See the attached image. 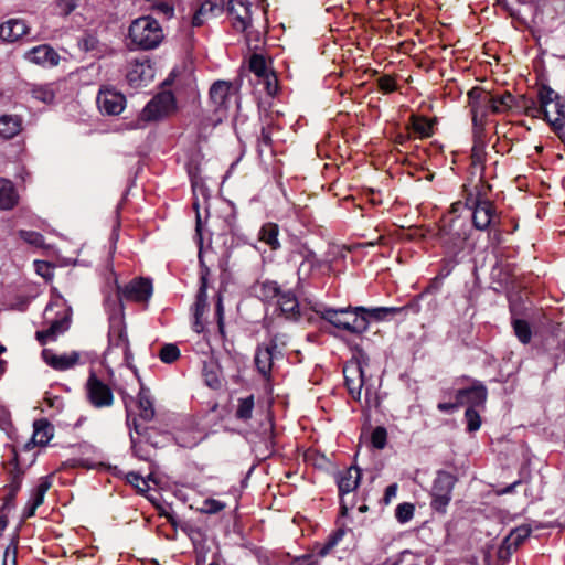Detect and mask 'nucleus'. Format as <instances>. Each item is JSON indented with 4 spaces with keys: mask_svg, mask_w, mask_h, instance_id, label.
I'll return each instance as SVG.
<instances>
[{
    "mask_svg": "<svg viewBox=\"0 0 565 565\" xmlns=\"http://www.w3.org/2000/svg\"><path fill=\"white\" fill-rule=\"evenodd\" d=\"M539 105L532 102L526 107L527 115L544 118L556 129L565 124V103L562 97L551 87L543 85L539 89Z\"/></svg>",
    "mask_w": 565,
    "mask_h": 565,
    "instance_id": "obj_1",
    "label": "nucleus"
},
{
    "mask_svg": "<svg viewBox=\"0 0 565 565\" xmlns=\"http://www.w3.org/2000/svg\"><path fill=\"white\" fill-rule=\"evenodd\" d=\"M352 523L350 514H347L345 505L342 507L335 520V529L329 534L324 543L316 545V552L319 557L327 555H335L342 559L350 554L348 533L351 532L350 524Z\"/></svg>",
    "mask_w": 565,
    "mask_h": 565,
    "instance_id": "obj_2",
    "label": "nucleus"
},
{
    "mask_svg": "<svg viewBox=\"0 0 565 565\" xmlns=\"http://www.w3.org/2000/svg\"><path fill=\"white\" fill-rule=\"evenodd\" d=\"M109 320L108 348L105 352V358L111 362L128 365L132 354L130 351L121 306L119 308V315L111 316Z\"/></svg>",
    "mask_w": 565,
    "mask_h": 565,
    "instance_id": "obj_3",
    "label": "nucleus"
},
{
    "mask_svg": "<svg viewBox=\"0 0 565 565\" xmlns=\"http://www.w3.org/2000/svg\"><path fill=\"white\" fill-rule=\"evenodd\" d=\"M128 38L131 45L139 50H153L164 39L160 23L150 15L135 19L128 30Z\"/></svg>",
    "mask_w": 565,
    "mask_h": 565,
    "instance_id": "obj_4",
    "label": "nucleus"
},
{
    "mask_svg": "<svg viewBox=\"0 0 565 565\" xmlns=\"http://www.w3.org/2000/svg\"><path fill=\"white\" fill-rule=\"evenodd\" d=\"M286 344V335L276 334L257 347L254 361L264 379L269 380L276 363L284 359L282 351Z\"/></svg>",
    "mask_w": 565,
    "mask_h": 565,
    "instance_id": "obj_5",
    "label": "nucleus"
},
{
    "mask_svg": "<svg viewBox=\"0 0 565 565\" xmlns=\"http://www.w3.org/2000/svg\"><path fill=\"white\" fill-rule=\"evenodd\" d=\"M469 105L472 113L473 137L483 135L484 120L491 110V95L481 88L475 87L468 93Z\"/></svg>",
    "mask_w": 565,
    "mask_h": 565,
    "instance_id": "obj_6",
    "label": "nucleus"
},
{
    "mask_svg": "<svg viewBox=\"0 0 565 565\" xmlns=\"http://www.w3.org/2000/svg\"><path fill=\"white\" fill-rule=\"evenodd\" d=\"M454 475L439 471L431 488V508L438 512H445L451 501V493L456 483Z\"/></svg>",
    "mask_w": 565,
    "mask_h": 565,
    "instance_id": "obj_7",
    "label": "nucleus"
},
{
    "mask_svg": "<svg viewBox=\"0 0 565 565\" xmlns=\"http://www.w3.org/2000/svg\"><path fill=\"white\" fill-rule=\"evenodd\" d=\"M118 300L148 302L153 292L152 281L149 278H135L124 287L117 288Z\"/></svg>",
    "mask_w": 565,
    "mask_h": 565,
    "instance_id": "obj_8",
    "label": "nucleus"
},
{
    "mask_svg": "<svg viewBox=\"0 0 565 565\" xmlns=\"http://www.w3.org/2000/svg\"><path fill=\"white\" fill-rule=\"evenodd\" d=\"M397 307L365 308L355 306V333H362L369 329L372 321H383L390 316L399 312Z\"/></svg>",
    "mask_w": 565,
    "mask_h": 565,
    "instance_id": "obj_9",
    "label": "nucleus"
},
{
    "mask_svg": "<svg viewBox=\"0 0 565 565\" xmlns=\"http://www.w3.org/2000/svg\"><path fill=\"white\" fill-rule=\"evenodd\" d=\"M87 397L90 404L97 408L108 407L114 402V395L107 384L95 374H90L86 383Z\"/></svg>",
    "mask_w": 565,
    "mask_h": 565,
    "instance_id": "obj_10",
    "label": "nucleus"
},
{
    "mask_svg": "<svg viewBox=\"0 0 565 565\" xmlns=\"http://www.w3.org/2000/svg\"><path fill=\"white\" fill-rule=\"evenodd\" d=\"M125 96L111 88L102 87L97 95V106L106 115H119L125 109Z\"/></svg>",
    "mask_w": 565,
    "mask_h": 565,
    "instance_id": "obj_11",
    "label": "nucleus"
},
{
    "mask_svg": "<svg viewBox=\"0 0 565 565\" xmlns=\"http://www.w3.org/2000/svg\"><path fill=\"white\" fill-rule=\"evenodd\" d=\"M154 77V70L149 60H135L129 63L127 81L132 87L146 86Z\"/></svg>",
    "mask_w": 565,
    "mask_h": 565,
    "instance_id": "obj_12",
    "label": "nucleus"
},
{
    "mask_svg": "<svg viewBox=\"0 0 565 565\" xmlns=\"http://www.w3.org/2000/svg\"><path fill=\"white\" fill-rule=\"evenodd\" d=\"M174 105V97L170 92H162L154 96L143 108L142 117L146 120H156L168 114Z\"/></svg>",
    "mask_w": 565,
    "mask_h": 565,
    "instance_id": "obj_13",
    "label": "nucleus"
},
{
    "mask_svg": "<svg viewBox=\"0 0 565 565\" xmlns=\"http://www.w3.org/2000/svg\"><path fill=\"white\" fill-rule=\"evenodd\" d=\"M317 312L339 331L353 332V313L351 307L342 309L324 308Z\"/></svg>",
    "mask_w": 565,
    "mask_h": 565,
    "instance_id": "obj_14",
    "label": "nucleus"
},
{
    "mask_svg": "<svg viewBox=\"0 0 565 565\" xmlns=\"http://www.w3.org/2000/svg\"><path fill=\"white\" fill-rule=\"evenodd\" d=\"M44 362L56 371H67L79 363L81 355L76 351L70 353L57 354L51 349L42 351Z\"/></svg>",
    "mask_w": 565,
    "mask_h": 565,
    "instance_id": "obj_15",
    "label": "nucleus"
},
{
    "mask_svg": "<svg viewBox=\"0 0 565 565\" xmlns=\"http://www.w3.org/2000/svg\"><path fill=\"white\" fill-rule=\"evenodd\" d=\"M227 12L233 18V26L237 31H245L250 25V3L247 0H230Z\"/></svg>",
    "mask_w": 565,
    "mask_h": 565,
    "instance_id": "obj_16",
    "label": "nucleus"
},
{
    "mask_svg": "<svg viewBox=\"0 0 565 565\" xmlns=\"http://www.w3.org/2000/svg\"><path fill=\"white\" fill-rule=\"evenodd\" d=\"M495 207L489 200L478 198L473 203L472 222L476 228L487 230L494 221Z\"/></svg>",
    "mask_w": 565,
    "mask_h": 565,
    "instance_id": "obj_17",
    "label": "nucleus"
},
{
    "mask_svg": "<svg viewBox=\"0 0 565 565\" xmlns=\"http://www.w3.org/2000/svg\"><path fill=\"white\" fill-rule=\"evenodd\" d=\"M30 32L26 21L20 18H11L0 23V40L13 43Z\"/></svg>",
    "mask_w": 565,
    "mask_h": 565,
    "instance_id": "obj_18",
    "label": "nucleus"
},
{
    "mask_svg": "<svg viewBox=\"0 0 565 565\" xmlns=\"http://www.w3.org/2000/svg\"><path fill=\"white\" fill-rule=\"evenodd\" d=\"M71 309H67L61 317L53 319L45 330L36 331V340L44 345L47 341H54L60 334L70 328Z\"/></svg>",
    "mask_w": 565,
    "mask_h": 565,
    "instance_id": "obj_19",
    "label": "nucleus"
},
{
    "mask_svg": "<svg viewBox=\"0 0 565 565\" xmlns=\"http://www.w3.org/2000/svg\"><path fill=\"white\" fill-rule=\"evenodd\" d=\"M529 525H521L512 530L499 548V557L508 558L531 535Z\"/></svg>",
    "mask_w": 565,
    "mask_h": 565,
    "instance_id": "obj_20",
    "label": "nucleus"
},
{
    "mask_svg": "<svg viewBox=\"0 0 565 565\" xmlns=\"http://www.w3.org/2000/svg\"><path fill=\"white\" fill-rule=\"evenodd\" d=\"M224 10L223 0H202L192 17V25L201 26L209 19L217 17Z\"/></svg>",
    "mask_w": 565,
    "mask_h": 565,
    "instance_id": "obj_21",
    "label": "nucleus"
},
{
    "mask_svg": "<svg viewBox=\"0 0 565 565\" xmlns=\"http://www.w3.org/2000/svg\"><path fill=\"white\" fill-rule=\"evenodd\" d=\"M24 58L41 66H55L60 62V55L50 45L42 44L29 50Z\"/></svg>",
    "mask_w": 565,
    "mask_h": 565,
    "instance_id": "obj_22",
    "label": "nucleus"
},
{
    "mask_svg": "<svg viewBox=\"0 0 565 565\" xmlns=\"http://www.w3.org/2000/svg\"><path fill=\"white\" fill-rule=\"evenodd\" d=\"M456 399L458 404H471L470 407L483 405L487 399V388L482 384L473 385L466 390L457 392Z\"/></svg>",
    "mask_w": 565,
    "mask_h": 565,
    "instance_id": "obj_23",
    "label": "nucleus"
},
{
    "mask_svg": "<svg viewBox=\"0 0 565 565\" xmlns=\"http://www.w3.org/2000/svg\"><path fill=\"white\" fill-rule=\"evenodd\" d=\"M277 303L281 313L287 320L296 321L299 319V302L296 295L292 291H282L277 299Z\"/></svg>",
    "mask_w": 565,
    "mask_h": 565,
    "instance_id": "obj_24",
    "label": "nucleus"
},
{
    "mask_svg": "<svg viewBox=\"0 0 565 565\" xmlns=\"http://www.w3.org/2000/svg\"><path fill=\"white\" fill-rule=\"evenodd\" d=\"M353 465L349 466L345 472H338L335 475V481L338 484L339 497H340V510L343 505L347 508V514H350L351 504L347 501L345 495L353 491V482L351 480V470Z\"/></svg>",
    "mask_w": 565,
    "mask_h": 565,
    "instance_id": "obj_25",
    "label": "nucleus"
},
{
    "mask_svg": "<svg viewBox=\"0 0 565 565\" xmlns=\"http://www.w3.org/2000/svg\"><path fill=\"white\" fill-rule=\"evenodd\" d=\"M452 224L449 227L444 226L439 232V241L450 255H457L462 248L465 238L458 233H452Z\"/></svg>",
    "mask_w": 565,
    "mask_h": 565,
    "instance_id": "obj_26",
    "label": "nucleus"
},
{
    "mask_svg": "<svg viewBox=\"0 0 565 565\" xmlns=\"http://www.w3.org/2000/svg\"><path fill=\"white\" fill-rule=\"evenodd\" d=\"M230 92L231 83L217 81L210 88V99L216 108H224L226 107Z\"/></svg>",
    "mask_w": 565,
    "mask_h": 565,
    "instance_id": "obj_27",
    "label": "nucleus"
},
{
    "mask_svg": "<svg viewBox=\"0 0 565 565\" xmlns=\"http://www.w3.org/2000/svg\"><path fill=\"white\" fill-rule=\"evenodd\" d=\"M22 128L21 118L17 115L0 116V137L11 139L15 137Z\"/></svg>",
    "mask_w": 565,
    "mask_h": 565,
    "instance_id": "obj_28",
    "label": "nucleus"
},
{
    "mask_svg": "<svg viewBox=\"0 0 565 565\" xmlns=\"http://www.w3.org/2000/svg\"><path fill=\"white\" fill-rule=\"evenodd\" d=\"M18 203L14 185L7 179H0V209L10 210Z\"/></svg>",
    "mask_w": 565,
    "mask_h": 565,
    "instance_id": "obj_29",
    "label": "nucleus"
},
{
    "mask_svg": "<svg viewBox=\"0 0 565 565\" xmlns=\"http://www.w3.org/2000/svg\"><path fill=\"white\" fill-rule=\"evenodd\" d=\"M30 93L34 99L44 104H52L55 100L57 89L54 83L35 84L32 85Z\"/></svg>",
    "mask_w": 565,
    "mask_h": 565,
    "instance_id": "obj_30",
    "label": "nucleus"
},
{
    "mask_svg": "<svg viewBox=\"0 0 565 565\" xmlns=\"http://www.w3.org/2000/svg\"><path fill=\"white\" fill-rule=\"evenodd\" d=\"M53 436V427L45 419L34 422V431L32 443L39 446H45Z\"/></svg>",
    "mask_w": 565,
    "mask_h": 565,
    "instance_id": "obj_31",
    "label": "nucleus"
},
{
    "mask_svg": "<svg viewBox=\"0 0 565 565\" xmlns=\"http://www.w3.org/2000/svg\"><path fill=\"white\" fill-rule=\"evenodd\" d=\"M207 274L209 271H204L201 275V285L196 295V300L194 303V318L201 319L207 308Z\"/></svg>",
    "mask_w": 565,
    "mask_h": 565,
    "instance_id": "obj_32",
    "label": "nucleus"
},
{
    "mask_svg": "<svg viewBox=\"0 0 565 565\" xmlns=\"http://www.w3.org/2000/svg\"><path fill=\"white\" fill-rule=\"evenodd\" d=\"M279 228L275 223H267L262 226L258 237L259 241L266 243L271 249L276 250L280 247L278 241Z\"/></svg>",
    "mask_w": 565,
    "mask_h": 565,
    "instance_id": "obj_33",
    "label": "nucleus"
},
{
    "mask_svg": "<svg viewBox=\"0 0 565 565\" xmlns=\"http://www.w3.org/2000/svg\"><path fill=\"white\" fill-rule=\"evenodd\" d=\"M138 407H139V416L149 422L154 416V408L152 401L150 398L149 392L145 388H141L138 395Z\"/></svg>",
    "mask_w": 565,
    "mask_h": 565,
    "instance_id": "obj_34",
    "label": "nucleus"
},
{
    "mask_svg": "<svg viewBox=\"0 0 565 565\" xmlns=\"http://www.w3.org/2000/svg\"><path fill=\"white\" fill-rule=\"evenodd\" d=\"M282 291L276 281L266 280L259 285L258 296L265 301L278 299Z\"/></svg>",
    "mask_w": 565,
    "mask_h": 565,
    "instance_id": "obj_35",
    "label": "nucleus"
},
{
    "mask_svg": "<svg viewBox=\"0 0 565 565\" xmlns=\"http://www.w3.org/2000/svg\"><path fill=\"white\" fill-rule=\"evenodd\" d=\"M254 406H255V402H254L253 395H249L245 398H239L235 416L242 420L250 419L252 415H253Z\"/></svg>",
    "mask_w": 565,
    "mask_h": 565,
    "instance_id": "obj_36",
    "label": "nucleus"
},
{
    "mask_svg": "<svg viewBox=\"0 0 565 565\" xmlns=\"http://www.w3.org/2000/svg\"><path fill=\"white\" fill-rule=\"evenodd\" d=\"M515 335L518 339L526 344L531 341L532 332L529 323L525 320L522 319H514L512 322Z\"/></svg>",
    "mask_w": 565,
    "mask_h": 565,
    "instance_id": "obj_37",
    "label": "nucleus"
},
{
    "mask_svg": "<svg viewBox=\"0 0 565 565\" xmlns=\"http://www.w3.org/2000/svg\"><path fill=\"white\" fill-rule=\"evenodd\" d=\"M50 487L51 482L47 478L41 480L38 487L33 490L29 502H31L33 507L39 508L43 503L45 493Z\"/></svg>",
    "mask_w": 565,
    "mask_h": 565,
    "instance_id": "obj_38",
    "label": "nucleus"
},
{
    "mask_svg": "<svg viewBox=\"0 0 565 565\" xmlns=\"http://www.w3.org/2000/svg\"><path fill=\"white\" fill-rule=\"evenodd\" d=\"M513 102V96L510 93H505L499 97L491 96V110L492 113H502L510 108Z\"/></svg>",
    "mask_w": 565,
    "mask_h": 565,
    "instance_id": "obj_39",
    "label": "nucleus"
},
{
    "mask_svg": "<svg viewBox=\"0 0 565 565\" xmlns=\"http://www.w3.org/2000/svg\"><path fill=\"white\" fill-rule=\"evenodd\" d=\"M249 70L258 77L267 76V65L264 56L253 54L249 58Z\"/></svg>",
    "mask_w": 565,
    "mask_h": 565,
    "instance_id": "obj_40",
    "label": "nucleus"
},
{
    "mask_svg": "<svg viewBox=\"0 0 565 565\" xmlns=\"http://www.w3.org/2000/svg\"><path fill=\"white\" fill-rule=\"evenodd\" d=\"M160 360L164 363H173L180 356V350L175 344H164L159 353Z\"/></svg>",
    "mask_w": 565,
    "mask_h": 565,
    "instance_id": "obj_41",
    "label": "nucleus"
},
{
    "mask_svg": "<svg viewBox=\"0 0 565 565\" xmlns=\"http://www.w3.org/2000/svg\"><path fill=\"white\" fill-rule=\"evenodd\" d=\"M467 429L470 433L477 431L481 426V417L473 407H468L465 412Z\"/></svg>",
    "mask_w": 565,
    "mask_h": 565,
    "instance_id": "obj_42",
    "label": "nucleus"
},
{
    "mask_svg": "<svg viewBox=\"0 0 565 565\" xmlns=\"http://www.w3.org/2000/svg\"><path fill=\"white\" fill-rule=\"evenodd\" d=\"M22 477L23 471L18 468L17 463H14V468L10 471V482L7 486V489L10 490L13 495H17L21 488Z\"/></svg>",
    "mask_w": 565,
    "mask_h": 565,
    "instance_id": "obj_43",
    "label": "nucleus"
},
{
    "mask_svg": "<svg viewBox=\"0 0 565 565\" xmlns=\"http://www.w3.org/2000/svg\"><path fill=\"white\" fill-rule=\"evenodd\" d=\"M415 508L412 503H401L396 507L395 516L401 523H406L414 516Z\"/></svg>",
    "mask_w": 565,
    "mask_h": 565,
    "instance_id": "obj_44",
    "label": "nucleus"
},
{
    "mask_svg": "<svg viewBox=\"0 0 565 565\" xmlns=\"http://www.w3.org/2000/svg\"><path fill=\"white\" fill-rule=\"evenodd\" d=\"M387 431L384 427H376L371 435L372 446L376 449H383L386 445Z\"/></svg>",
    "mask_w": 565,
    "mask_h": 565,
    "instance_id": "obj_45",
    "label": "nucleus"
},
{
    "mask_svg": "<svg viewBox=\"0 0 565 565\" xmlns=\"http://www.w3.org/2000/svg\"><path fill=\"white\" fill-rule=\"evenodd\" d=\"M226 504L215 500V499H206L203 501L202 507L200 509L201 512L205 514H215L225 509Z\"/></svg>",
    "mask_w": 565,
    "mask_h": 565,
    "instance_id": "obj_46",
    "label": "nucleus"
},
{
    "mask_svg": "<svg viewBox=\"0 0 565 565\" xmlns=\"http://www.w3.org/2000/svg\"><path fill=\"white\" fill-rule=\"evenodd\" d=\"M20 237L26 243L34 245L36 247H42L44 245V237L33 231H20Z\"/></svg>",
    "mask_w": 565,
    "mask_h": 565,
    "instance_id": "obj_47",
    "label": "nucleus"
},
{
    "mask_svg": "<svg viewBox=\"0 0 565 565\" xmlns=\"http://www.w3.org/2000/svg\"><path fill=\"white\" fill-rule=\"evenodd\" d=\"M127 481L140 492H145L149 488L148 482L145 480V478L138 475L137 472H129L127 475Z\"/></svg>",
    "mask_w": 565,
    "mask_h": 565,
    "instance_id": "obj_48",
    "label": "nucleus"
},
{
    "mask_svg": "<svg viewBox=\"0 0 565 565\" xmlns=\"http://www.w3.org/2000/svg\"><path fill=\"white\" fill-rule=\"evenodd\" d=\"M78 0H57L56 9L58 14L67 17L77 8Z\"/></svg>",
    "mask_w": 565,
    "mask_h": 565,
    "instance_id": "obj_49",
    "label": "nucleus"
},
{
    "mask_svg": "<svg viewBox=\"0 0 565 565\" xmlns=\"http://www.w3.org/2000/svg\"><path fill=\"white\" fill-rule=\"evenodd\" d=\"M483 147H484V145H483V140H482V135L480 136V138L475 137V146L472 148V156H471L475 164L482 162Z\"/></svg>",
    "mask_w": 565,
    "mask_h": 565,
    "instance_id": "obj_50",
    "label": "nucleus"
},
{
    "mask_svg": "<svg viewBox=\"0 0 565 565\" xmlns=\"http://www.w3.org/2000/svg\"><path fill=\"white\" fill-rule=\"evenodd\" d=\"M79 45L86 52H94L98 50L99 42L96 36L87 34L79 41Z\"/></svg>",
    "mask_w": 565,
    "mask_h": 565,
    "instance_id": "obj_51",
    "label": "nucleus"
},
{
    "mask_svg": "<svg viewBox=\"0 0 565 565\" xmlns=\"http://www.w3.org/2000/svg\"><path fill=\"white\" fill-rule=\"evenodd\" d=\"M36 273L45 279H51L53 277V271L49 263L43 260L34 262Z\"/></svg>",
    "mask_w": 565,
    "mask_h": 565,
    "instance_id": "obj_52",
    "label": "nucleus"
},
{
    "mask_svg": "<svg viewBox=\"0 0 565 565\" xmlns=\"http://www.w3.org/2000/svg\"><path fill=\"white\" fill-rule=\"evenodd\" d=\"M15 564H17V545L12 543L4 551L2 565H15Z\"/></svg>",
    "mask_w": 565,
    "mask_h": 565,
    "instance_id": "obj_53",
    "label": "nucleus"
},
{
    "mask_svg": "<svg viewBox=\"0 0 565 565\" xmlns=\"http://www.w3.org/2000/svg\"><path fill=\"white\" fill-rule=\"evenodd\" d=\"M271 145V134L268 128L263 127L260 130V135L258 137V151L263 152V147H270Z\"/></svg>",
    "mask_w": 565,
    "mask_h": 565,
    "instance_id": "obj_54",
    "label": "nucleus"
},
{
    "mask_svg": "<svg viewBox=\"0 0 565 565\" xmlns=\"http://www.w3.org/2000/svg\"><path fill=\"white\" fill-rule=\"evenodd\" d=\"M316 263H317V257L312 252H310L306 256V258L303 259L301 265L299 266V269H298L299 275L311 270V268L316 265Z\"/></svg>",
    "mask_w": 565,
    "mask_h": 565,
    "instance_id": "obj_55",
    "label": "nucleus"
},
{
    "mask_svg": "<svg viewBox=\"0 0 565 565\" xmlns=\"http://www.w3.org/2000/svg\"><path fill=\"white\" fill-rule=\"evenodd\" d=\"M204 377L206 384L212 388H218L221 386V381L217 374L213 371H206V366L204 367Z\"/></svg>",
    "mask_w": 565,
    "mask_h": 565,
    "instance_id": "obj_56",
    "label": "nucleus"
},
{
    "mask_svg": "<svg viewBox=\"0 0 565 565\" xmlns=\"http://www.w3.org/2000/svg\"><path fill=\"white\" fill-rule=\"evenodd\" d=\"M379 86L384 93H391L395 89V82L391 77H381L379 79Z\"/></svg>",
    "mask_w": 565,
    "mask_h": 565,
    "instance_id": "obj_57",
    "label": "nucleus"
},
{
    "mask_svg": "<svg viewBox=\"0 0 565 565\" xmlns=\"http://www.w3.org/2000/svg\"><path fill=\"white\" fill-rule=\"evenodd\" d=\"M414 129L422 136H429L431 126L426 120H416L414 122Z\"/></svg>",
    "mask_w": 565,
    "mask_h": 565,
    "instance_id": "obj_58",
    "label": "nucleus"
},
{
    "mask_svg": "<svg viewBox=\"0 0 565 565\" xmlns=\"http://www.w3.org/2000/svg\"><path fill=\"white\" fill-rule=\"evenodd\" d=\"M63 467H72V468H75V467H84V468H93L94 465L89 463L88 460H85V459H70L65 462H63Z\"/></svg>",
    "mask_w": 565,
    "mask_h": 565,
    "instance_id": "obj_59",
    "label": "nucleus"
},
{
    "mask_svg": "<svg viewBox=\"0 0 565 565\" xmlns=\"http://www.w3.org/2000/svg\"><path fill=\"white\" fill-rule=\"evenodd\" d=\"M156 9L158 12L162 13L167 18H171L174 12L173 7L170 3L163 1L158 2Z\"/></svg>",
    "mask_w": 565,
    "mask_h": 565,
    "instance_id": "obj_60",
    "label": "nucleus"
},
{
    "mask_svg": "<svg viewBox=\"0 0 565 565\" xmlns=\"http://www.w3.org/2000/svg\"><path fill=\"white\" fill-rule=\"evenodd\" d=\"M355 362H358V364H359L360 376H361L362 382H364V376H365L364 366H363L365 363L364 354L356 348H355Z\"/></svg>",
    "mask_w": 565,
    "mask_h": 565,
    "instance_id": "obj_61",
    "label": "nucleus"
},
{
    "mask_svg": "<svg viewBox=\"0 0 565 565\" xmlns=\"http://www.w3.org/2000/svg\"><path fill=\"white\" fill-rule=\"evenodd\" d=\"M396 493H397V484L396 483H392V484L387 486L385 489V501L390 502L393 498L396 497Z\"/></svg>",
    "mask_w": 565,
    "mask_h": 565,
    "instance_id": "obj_62",
    "label": "nucleus"
},
{
    "mask_svg": "<svg viewBox=\"0 0 565 565\" xmlns=\"http://www.w3.org/2000/svg\"><path fill=\"white\" fill-rule=\"evenodd\" d=\"M265 78H266L267 93L269 95H274L277 90L276 78L274 76L269 77L268 75L265 76Z\"/></svg>",
    "mask_w": 565,
    "mask_h": 565,
    "instance_id": "obj_63",
    "label": "nucleus"
},
{
    "mask_svg": "<svg viewBox=\"0 0 565 565\" xmlns=\"http://www.w3.org/2000/svg\"><path fill=\"white\" fill-rule=\"evenodd\" d=\"M460 404L456 401V403H439L437 405L440 412L449 413L456 409Z\"/></svg>",
    "mask_w": 565,
    "mask_h": 565,
    "instance_id": "obj_64",
    "label": "nucleus"
}]
</instances>
